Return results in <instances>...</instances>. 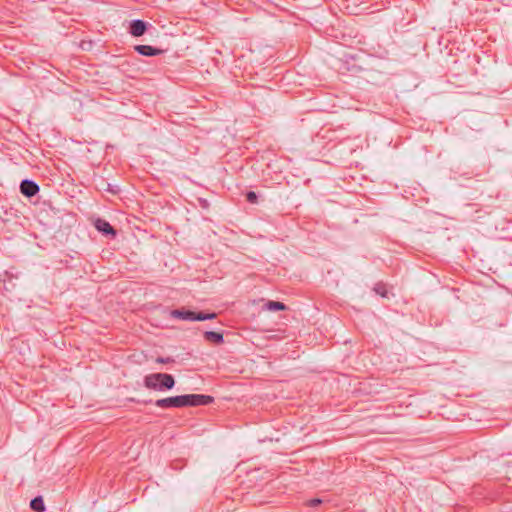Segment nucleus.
I'll list each match as a JSON object with an SVG mask.
<instances>
[{"mask_svg":"<svg viewBox=\"0 0 512 512\" xmlns=\"http://www.w3.org/2000/svg\"><path fill=\"white\" fill-rule=\"evenodd\" d=\"M144 386L150 390L167 391L175 386V379L168 373H152L144 377Z\"/></svg>","mask_w":512,"mask_h":512,"instance_id":"1","label":"nucleus"},{"mask_svg":"<svg viewBox=\"0 0 512 512\" xmlns=\"http://www.w3.org/2000/svg\"><path fill=\"white\" fill-rule=\"evenodd\" d=\"M182 407H197L209 405L214 401L210 395L185 394L181 395Z\"/></svg>","mask_w":512,"mask_h":512,"instance_id":"2","label":"nucleus"},{"mask_svg":"<svg viewBox=\"0 0 512 512\" xmlns=\"http://www.w3.org/2000/svg\"><path fill=\"white\" fill-rule=\"evenodd\" d=\"M155 405L163 409L182 408L181 395L158 399L155 401Z\"/></svg>","mask_w":512,"mask_h":512,"instance_id":"3","label":"nucleus"},{"mask_svg":"<svg viewBox=\"0 0 512 512\" xmlns=\"http://www.w3.org/2000/svg\"><path fill=\"white\" fill-rule=\"evenodd\" d=\"M39 185L29 179H24L20 183V192L26 197H33L39 192Z\"/></svg>","mask_w":512,"mask_h":512,"instance_id":"4","label":"nucleus"},{"mask_svg":"<svg viewBox=\"0 0 512 512\" xmlns=\"http://www.w3.org/2000/svg\"><path fill=\"white\" fill-rule=\"evenodd\" d=\"M94 226L103 235L110 236L111 238H115L117 235L114 227L105 219L97 218L94 222Z\"/></svg>","mask_w":512,"mask_h":512,"instance_id":"5","label":"nucleus"},{"mask_svg":"<svg viewBox=\"0 0 512 512\" xmlns=\"http://www.w3.org/2000/svg\"><path fill=\"white\" fill-rule=\"evenodd\" d=\"M147 27H148L147 22L140 20V19H135L130 22L129 33L133 37H140L146 33Z\"/></svg>","mask_w":512,"mask_h":512,"instance_id":"6","label":"nucleus"},{"mask_svg":"<svg viewBox=\"0 0 512 512\" xmlns=\"http://www.w3.org/2000/svg\"><path fill=\"white\" fill-rule=\"evenodd\" d=\"M171 317L184 320V321H195V312L182 309H174L170 312Z\"/></svg>","mask_w":512,"mask_h":512,"instance_id":"7","label":"nucleus"},{"mask_svg":"<svg viewBox=\"0 0 512 512\" xmlns=\"http://www.w3.org/2000/svg\"><path fill=\"white\" fill-rule=\"evenodd\" d=\"M134 49L140 55H143V56H156V55H160L163 52L161 49L152 47L150 45H136L134 47Z\"/></svg>","mask_w":512,"mask_h":512,"instance_id":"8","label":"nucleus"},{"mask_svg":"<svg viewBox=\"0 0 512 512\" xmlns=\"http://www.w3.org/2000/svg\"><path fill=\"white\" fill-rule=\"evenodd\" d=\"M203 337L209 343H213L216 345L224 343L223 333L221 332L206 331L204 332Z\"/></svg>","mask_w":512,"mask_h":512,"instance_id":"9","label":"nucleus"},{"mask_svg":"<svg viewBox=\"0 0 512 512\" xmlns=\"http://www.w3.org/2000/svg\"><path fill=\"white\" fill-rule=\"evenodd\" d=\"M30 508L35 512H44L45 504L42 496H37L33 498L30 502Z\"/></svg>","mask_w":512,"mask_h":512,"instance_id":"10","label":"nucleus"},{"mask_svg":"<svg viewBox=\"0 0 512 512\" xmlns=\"http://www.w3.org/2000/svg\"><path fill=\"white\" fill-rule=\"evenodd\" d=\"M265 308L270 311H283L286 310L287 307L282 302L269 300L265 304Z\"/></svg>","mask_w":512,"mask_h":512,"instance_id":"11","label":"nucleus"},{"mask_svg":"<svg viewBox=\"0 0 512 512\" xmlns=\"http://www.w3.org/2000/svg\"><path fill=\"white\" fill-rule=\"evenodd\" d=\"M217 317V314L215 312L211 313H205V312H195V321H205V320H212Z\"/></svg>","mask_w":512,"mask_h":512,"instance_id":"12","label":"nucleus"},{"mask_svg":"<svg viewBox=\"0 0 512 512\" xmlns=\"http://www.w3.org/2000/svg\"><path fill=\"white\" fill-rule=\"evenodd\" d=\"M374 291L381 297H387L388 291L386 289V286L382 283L376 284L374 287Z\"/></svg>","mask_w":512,"mask_h":512,"instance_id":"13","label":"nucleus"},{"mask_svg":"<svg viewBox=\"0 0 512 512\" xmlns=\"http://www.w3.org/2000/svg\"><path fill=\"white\" fill-rule=\"evenodd\" d=\"M246 199L249 203H256L257 202V199H258V196L257 194L254 192V191H249L247 194H246Z\"/></svg>","mask_w":512,"mask_h":512,"instance_id":"14","label":"nucleus"},{"mask_svg":"<svg viewBox=\"0 0 512 512\" xmlns=\"http://www.w3.org/2000/svg\"><path fill=\"white\" fill-rule=\"evenodd\" d=\"M175 360L171 357H157L156 358V362L157 363H160V364H170V363H173Z\"/></svg>","mask_w":512,"mask_h":512,"instance_id":"15","label":"nucleus"},{"mask_svg":"<svg viewBox=\"0 0 512 512\" xmlns=\"http://www.w3.org/2000/svg\"><path fill=\"white\" fill-rule=\"evenodd\" d=\"M322 499L320 498H313L307 502V505L310 507H317L322 503Z\"/></svg>","mask_w":512,"mask_h":512,"instance_id":"16","label":"nucleus"},{"mask_svg":"<svg viewBox=\"0 0 512 512\" xmlns=\"http://www.w3.org/2000/svg\"><path fill=\"white\" fill-rule=\"evenodd\" d=\"M142 403H143V404H145V405H147V404L152 403V400H144V401H142Z\"/></svg>","mask_w":512,"mask_h":512,"instance_id":"17","label":"nucleus"},{"mask_svg":"<svg viewBox=\"0 0 512 512\" xmlns=\"http://www.w3.org/2000/svg\"><path fill=\"white\" fill-rule=\"evenodd\" d=\"M107 187H108L107 190H110L112 193H116V191L110 189V184H107Z\"/></svg>","mask_w":512,"mask_h":512,"instance_id":"18","label":"nucleus"}]
</instances>
